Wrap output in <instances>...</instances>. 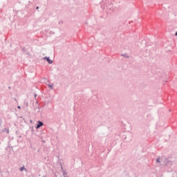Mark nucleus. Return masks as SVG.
Masks as SVG:
<instances>
[{
  "label": "nucleus",
  "instance_id": "nucleus-1",
  "mask_svg": "<svg viewBox=\"0 0 177 177\" xmlns=\"http://www.w3.org/2000/svg\"><path fill=\"white\" fill-rule=\"evenodd\" d=\"M44 59L46 60L49 64H52V63H53V61H52L49 57H46L44 58Z\"/></svg>",
  "mask_w": 177,
  "mask_h": 177
},
{
  "label": "nucleus",
  "instance_id": "nucleus-2",
  "mask_svg": "<svg viewBox=\"0 0 177 177\" xmlns=\"http://www.w3.org/2000/svg\"><path fill=\"white\" fill-rule=\"evenodd\" d=\"M44 125V122H41V121H39L38 122V124L37 125V129L41 128V127H42Z\"/></svg>",
  "mask_w": 177,
  "mask_h": 177
},
{
  "label": "nucleus",
  "instance_id": "nucleus-3",
  "mask_svg": "<svg viewBox=\"0 0 177 177\" xmlns=\"http://www.w3.org/2000/svg\"><path fill=\"white\" fill-rule=\"evenodd\" d=\"M20 171H24V167H21Z\"/></svg>",
  "mask_w": 177,
  "mask_h": 177
},
{
  "label": "nucleus",
  "instance_id": "nucleus-4",
  "mask_svg": "<svg viewBox=\"0 0 177 177\" xmlns=\"http://www.w3.org/2000/svg\"><path fill=\"white\" fill-rule=\"evenodd\" d=\"M156 161H157L158 162H160V159H157Z\"/></svg>",
  "mask_w": 177,
  "mask_h": 177
},
{
  "label": "nucleus",
  "instance_id": "nucleus-5",
  "mask_svg": "<svg viewBox=\"0 0 177 177\" xmlns=\"http://www.w3.org/2000/svg\"><path fill=\"white\" fill-rule=\"evenodd\" d=\"M48 86H49L50 88H52V85H49Z\"/></svg>",
  "mask_w": 177,
  "mask_h": 177
},
{
  "label": "nucleus",
  "instance_id": "nucleus-6",
  "mask_svg": "<svg viewBox=\"0 0 177 177\" xmlns=\"http://www.w3.org/2000/svg\"><path fill=\"white\" fill-rule=\"evenodd\" d=\"M176 35H177V32H176Z\"/></svg>",
  "mask_w": 177,
  "mask_h": 177
},
{
  "label": "nucleus",
  "instance_id": "nucleus-7",
  "mask_svg": "<svg viewBox=\"0 0 177 177\" xmlns=\"http://www.w3.org/2000/svg\"><path fill=\"white\" fill-rule=\"evenodd\" d=\"M18 109H20V106H18Z\"/></svg>",
  "mask_w": 177,
  "mask_h": 177
},
{
  "label": "nucleus",
  "instance_id": "nucleus-8",
  "mask_svg": "<svg viewBox=\"0 0 177 177\" xmlns=\"http://www.w3.org/2000/svg\"><path fill=\"white\" fill-rule=\"evenodd\" d=\"M39 8L38 7H37V9H38Z\"/></svg>",
  "mask_w": 177,
  "mask_h": 177
}]
</instances>
